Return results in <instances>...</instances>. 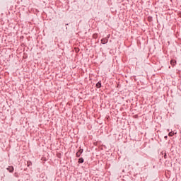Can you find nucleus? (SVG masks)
I'll return each mask as SVG.
<instances>
[{"mask_svg":"<svg viewBox=\"0 0 181 181\" xmlns=\"http://www.w3.org/2000/svg\"><path fill=\"white\" fill-rule=\"evenodd\" d=\"M83 149H79L78 151L76 153V156L77 158H80L81 156V153H83Z\"/></svg>","mask_w":181,"mask_h":181,"instance_id":"1","label":"nucleus"},{"mask_svg":"<svg viewBox=\"0 0 181 181\" xmlns=\"http://www.w3.org/2000/svg\"><path fill=\"white\" fill-rule=\"evenodd\" d=\"M96 87H97V88H100V87H101V82H98V83L96 84Z\"/></svg>","mask_w":181,"mask_h":181,"instance_id":"6","label":"nucleus"},{"mask_svg":"<svg viewBox=\"0 0 181 181\" xmlns=\"http://www.w3.org/2000/svg\"><path fill=\"white\" fill-rule=\"evenodd\" d=\"M168 135H169V136H173V135H175V133H173V132H170L169 134H168Z\"/></svg>","mask_w":181,"mask_h":181,"instance_id":"7","label":"nucleus"},{"mask_svg":"<svg viewBox=\"0 0 181 181\" xmlns=\"http://www.w3.org/2000/svg\"><path fill=\"white\" fill-rule=\"evenodd\" d=\"M165 138H168V136H165Z\"/></svg>","mask_w":181,"mask_h":181,"instance_id":"8","label":"nucleus"},{"mask_svg":"<svg viewBox=\"0 0 181 181\" xmlns=\"http://www.w3.org/2000/svg\"><path fill=\"white\" fill-rule=\"evenodd\" d=\"M7 170H8L10 173H12L13 172V167L9 166L8 168H7Z\"/></svg>","mask_w":181,"mask_h":181,"instance_id":"3","label":"nucleus"},{"mask_svg":"<svg viewBox=\"0 0 181 181\" xmlns=\"http://www.w3.org/2000/svg\"><path fill=\"white\" fill-rule=\"evenodd\" d=\"M101 42L103 43V45H105V43H108V38L102 39Z\"/></svg>","mask_w":181,"mask_h":181,"instance_id":"2","label":"nucleus"},{"mask_svg":"<svg viewBox=\"0 0 181 181\" xmlns=\"http://www.w3.org/2000/svg\"><path fill=\"white\" fill-rule=\"evenodd\" d=\"M170 64H171V66H175V65H176V60L172 59V60L170 61Z\"/></svg>","mask_w":181,"mask_h":181,"instance_id":"4","label":"nucleus"},{"mask_svg":"<svg viewBox=\"0 0 181 181\" xmlns=\"http://www.w3.org/2000/svg\"><path fill=\"white\" fill-rule=\"evenodd\" d=\"M78 162V163H83L84 162V159L83 158H80Z\"/></svg>","mask_w":181,"mask_h":181,"instance_id":"5","label":"nucleus"}]
</instances>
